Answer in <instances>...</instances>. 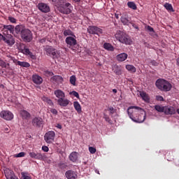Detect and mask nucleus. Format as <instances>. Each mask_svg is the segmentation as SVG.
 <instances>
[{"label":"nucleus","instance_id":"obj_1","mask_svg":"<svg viewBox=\"0 0 179 179\" xmlns=\"http://www.w3.org/2000/svg\"><path fill=\"white\" fill-rule=\"evenodd\" d=\"M127 113L129 118H131L134 122L141 124L144 122L146 120V111L142 108L134 106H129L127 109Z\"/></svg>","mask_w":179,"mask_h":179},{"label":"nucleus","instance_id":"obj_2","mask_svg":"<svg viewBox=\"0 0 179 179\" xmlns=\"http://www.w3.org/2000/svg\"><path fill=\"white\" fill-rule=\"evenodd\" d=\"M0 30L13 44H15V38L12 35H15V26L3 24L0 27Z\"/></svg>","mask_w":179,"mask_h":179},{"label":"nucleus","instance_id":"obj_3","mask_svg":"<svg viewBox=\"0 0 179 179\" xmlns=\"http://www.w3.org/2000/svg\"><path fill=\"white\" fill-rule=\"evenodd\" d=\"M115 38L120 43L122 44H125L126 45H131L132 44V40L131 39V37L127 34V33L118 30L115 34Z\"/></svg>","mask_w":179,"mask_h":179},{"label":"nucleus","instance_id":"obj_4","mask_svg":"<svg viewBox=\"0 0 179 179\" xmlns=\"http://www.w3.org/2000/svg\"><path fill=\"white\" fill-rule=\"evenodd\" d=\"M155 86L159 90H161V92H170L173 87L170 82L162 78L157 80Z\"/></svg>","mask_w":179,"mask_h":179},{"label":"nucleus","instance_id":"obj_5","mask_svg":"<svg viewBox=\"0 0 179 179\" xmlns=\"http://www.w3.org/2000/svg\"><path fill=\"white\" fill-rule=\"evenodd\" d=\"M65 43L68 48L72 50L73 51H76L75 46L78 45V41H76V36L74 35L73 36H67L65 39Z\"/></svg>","mask_w":179,"mask_h":179},{"label":"nucleus","instance_id":"obj_6","mask_svg":"<svg viewBox=\"0 0 179 179\" xmlns=\"http://www.w3.org/2000/svg\"><path fill=\"white\" fill-rule=\"evenodd\" d=\"M71 8H72V5L70 3H66L60 4L58 7V10L60 13H63L64 15H69V13L72 12Z\"/></svg>","mask_w":179,"mask_h":179},{"label":"nucleus","instance_id":"obj_7","mask_svg":"<svg viewBox=\"0 0 179 179\" xmlns=\"http://www.w3.org/2000/svg\"><path fill=\"white\" fill-rule=\"evenodd\" d=\"M21 37L24 41L30 43V41L33 40V34H31V31H30V29L25 28L21 31Z\"/></svg>","mask_w":179,"mask_h":179},{"label":"nucleus","instance_id":"obj_8","mask_svg":"<svg viewBox=\"0 0 179 179\" xmlns=\"http://www.w3.org/2000/svg\"><path fill=\"white\" fill-rule=\"evenodd\" d=\"M44 139L46 143H52L55 140V131H49L44 135Z\"/></svg>","mask_w":179,"mask_h":179},{"label":"nucleus","instance_id":"obj_9","mask_svg":"<svg viewBox=\"0 0 179 179\" xmlns=\"http://www.w3.org/2000/svg\"><path fill=\"white\" fill-rule=\"evenodd\" d=\"M87 30V33H89L90 34H96V36H99V34H103V30L99 27L89 26Z\"/></svg>","mask_w":179,"mask_h":179},{"label":"nucleus","instance_id":"obj_10","mask_svg":"<svg viewBox=\"0 0 179 179\" xmlns=\"http://www.w3.org/2000/svg\"><path fill=\"white\" fill-rule=\"evenodd\" d=\"M43 50L49 57L57 58V49L54 48L52 46L46 45Z\"/></svg>","mask_w":179,"mask_h":179},{"label":"nucleus","instance_id":"obj_11","mask_svg":"<svg viewBox=\"0 0 179 179\" xmlns=\"http://www.w3.org/2000/svg\"><path fill=\"white\" fill-rule=\"evenodd\" d=\"M0 117L6 121H12L13 120V113L8 110H2L0 113Z\"/></svg>","mask_w":179,"mask_h":179},{"label":"nucleus","instance_id":"obj_12","mask_svg":"<svg viewBox=\"0 0 179 179\" xmlns=\"http://www.w3.org/2000/svg\"><path fill=\"white\" fill-rule=\"evenodd\" d=\"M20 51L22 52V54H24L25 55H29L31 59H36V56L33 55V52H30V50L29 48H26V45H22L19 48Z\"/></svg>","mask_w":179,"mask_h":179},{"label":"nucleus","instance_id":"obj_13","mask_svg":"<svg viewBox=\"0 0 179 179\" xmlns=\"http://www.w3.org/2000/svg\"><path fill=\"white\" fill-rule=\"evenodd\" d=\"M37 7L43 13H48L50 10V6L45 3H39Z\"/></svg>","mask_w":179,"mask_h":179},{"label":"nucleus","instance_id":"obj_14","mask_svg":"<svg viewBox=\"0 0 179 179\" xmlns=\"http://www.w3.org/2000/svg\"><path fill=\"white\" fill-rule=\"evenodd\" d=\"M29 157L31 159H35V160H44V155L41 152H29Z\"/></svg>","mask_w":179,"mask_h":179},{"label":"nucleus","instance_id":"obj_15","mask_svg":"<svg viewBox=\"0 0 179 179\" xmlns=\"http://www.w3.org/2000/svg\"><path fill=\"white\" fill-rule=\"evenodd\" d=\"M165 115H173L176 114V108L171 106H165L164 108Z\"/></svg>","mask_w":179,"mask_h":179},{"label":"nucleus","instance_id":"obj_16","mask_svg":"<svg viewBox=\"0 0 179 179\" xmlns=\"http://www.w3.org/2000/svg\"><path fill=\"white\" fill-rule=\"evenodd\" d=\"M4 174L7 179H19L15 175V173L13 172V171L10 169H6V171H4Z\"/></svg>","mask_w":179,"mask_h":179},{"label":"nucleus","instance_id":"obj_17","mask_svg":"<svg viewBox=\"0 0 179 179\" xmlns=\"http://www.w3.org/2000/svg\"><path fill=\"white\" fill-rule=\"evenodd\" d=\"M57 101V104L60 106V107H66L69 105V103H71V101L68 99L65 98L59 99Z\"/></svg>","mask_w":179,"mask_h":179},{"label":"nucleus","instance_id":"obj_18","mask_svg":"<svg viewBox=\"0 0 179 179\" xmlns=\"http://www.w3.org/2000/svg\"><path fill=\"white\" fill-rule=\"evenodd\" d=\"M65 176L67 179H76L78 178V174L76 172L72 170H69L66 171Z\"/></svg>","mask_w":179,"mask_h":179},{"label":"nucleus","instance_id":"obj_19","mask_svg":"<svg viewBox=\"0 0 179 179\" xmlns=\"http://www.w3.org/2000/svg\"><path fill=\"white\" fill-rule=\"evenodd\" d=\"M120 20L124 26H129V24H131V19L129 18V17H128V15L127 14L123 15L121 17Z\"/></svg>","mask_w":179,"mask_h":179},{"label":"nucleus","instance_id":"obj_20","mask_svg":"<svg viewBox=\"0 0 179 179\" xmlns=\"http://www.w3.org/2000/svg\"><path fill=\"white\" fill-rule=\"evenodd\" d=\"M32 82L35 85H41L43 83V78L37 74H34L32 76Z\"/></svg>","mask_w":179,"mask_h":179},{"label":"nucleus","instance_id":"obj_21","mask_svg":"<svg viewBox=\"0 0 179 179\" xmlns=\"http://www.w3.org/2000/svg\"><path fill=\"white\" fill-rule=\"evenodd\" d=\"M1 41H3L4 43H6V44H8V45H10V46L13 45V43L10 41V40H9L7 38L6 34L0 33V43Z\"/></svg>","mask_w":179,"mask_h":179},{"label":"nucleus","instance_id":"obj_22","mask_svg":"<svg viewBox=\"0 0 179 179\" xmlns=\"http://www.w3.org/2000/svg\"><path fill=\"white\" fill-rule=\"evenodd\" d=\"M32 125L40 128L43 125V119L41 117H35L32 120Z\"/></svg>","mask_w":179,"mask_h":179},{"label":"nucleus","instance_id":"obj_23","mask_svg":"<svg viewBox=\"0 0 179 179\" xmlns=\"http://www.w3.org/2000/svg\"><path fill=\"white\" fill-rule=\"evenodd\" d=\"M128 58V54L125 52L120 53L116 56L117 61L124 62Z\"/></svg>","mask_w":179,"mask_h":179},{"label":"nucleus","instance_id":"obj_24","mask_svg":"<svg viewBox=\"0 0 179 179\" xmlns=\"http://www.w3.org/2000/svg\"><path fill=\"white\" fill-rule=\"evenodd\" d=\"M50 80L53 83H62L64 78L61 76H54L50 78Z\"/></svg>","mask_w":179,"mask_h":179},{"label":"nucleus","instance_id":"obj_25","mask_svg":"<svg viewBox=\"0 0 179 179\" xmlns=\"http://www.w3.org/2000/svg\"><path fill=\"white\" fill-rule=\"evenodd\" d=\"M113 71L115 75L120 76V75H122V69H121V66H118L117 64L113 66Z\"/></svg>","mask_w":179,"mask_h":179},{"label":"nucleus","instance_id":"obj_26","mask_svg":"<svg viewBox=\"0 0 179 179\" xmlns=\"http://www.w3.org/2000/svg\"><path fill=\"white\" fill-rule=\"evenodd\" d=\"M24 25L23 24H19L15 27H14V34L15 33L16 34H22V31L24 29Z\"/></svg>","mask_w":179,"mask_h":179},{"label":"nucleus","instance_id":"obj_27","mask_svg":"<svg viewBox=\"0 0 179 179\" xmlns=\"http://www.w3.org/2000/svg\"><path fill=\"white\" fill-rule=\"evenodd\" d=\"M54 94L58 99L65 98V92L61 90H55Z\"/></svg>","mask_w":179,"mask_h":179},{"label":"nucleus","instance_id":"obj_28","mask_svg":"<svg viewBox=\"0 0 179 179\" xmlns=\"http://www.w3.org/2000/svg\"><path fill=\"white\" fill-rule=\"evenodd\" d=\"M140 96L145 101V103H149L150 101V98L149 97V94H148L145 92H140Z\"/></svg>","mask_w":179,"mask_h":179},{"label":"nucleus","instance_id":"obj_29","mask_svg":"<svg viewBox=\"0 0 179 179\" xmlns=\"http://www.w3.org/2000/svg\"><path fill=\"white\" fill-rule=\"evenodd\" d=\"M73 107L78 114H80L82 113V106H80V103H79V102L74 101Z\"/></svg>","mask_w":179,"mask_h":179},{"label":"nucleus","instance_id":"obj_30","mask_svg":"<svg viewBox=\"0 0 179 179\" xmlns=\"http://www.w3.org/2000/svg\"><path fill=\"white\" fill-rule=\"evenodd\" d=\"M69 159L71 162H73V163H75V162L78 161V152H73L69 155Z\"/></svg>","mask_w":179,"mask_h":179},{"label":"nucleus","instance_id":"obj_31","mask_svg":"<svg viewBox=\"0 0 179 179\" xmlns=\"http://www.w3.org/2000/svg\"><path fill=\"white\" fill-rule=\"evenodd\" d=\"M20 115L22 117L23 120H27V118H30V113L24 110L20 111Z\"/></svg>","mask_w":179,"mask_h":179},{"label":"nucleus","instance_id":"obj_32","mask_svg":"<svg viewBox=\"0 0 179 179\" xmlns=\"http://www.w3.org/2000/svg\"><path fill=\"white\" fill-rule=\"evenodd\" d=\"M164 7L168 12H174V8H173V5L170 3H165Z\"/></svg>","mask_w":179,"mask_h":179},{"label":"nucleus","instance_id":"obj_33","mask_svg":"<svg viewBox=\"0 0 179 179\" xmlns=\"http://www.w3.org/2000/svg\"><path fill=\"white\" fill-rule=\"evenodd\" d=\"M126 69H127L129 72H131V73H135V72H136V68L134 66V65H131V64L126 65Z\"/></svg>","mask_w":179,"mask_h":179},{"label":"nucleus","instance_id":"obj_34","mask_svg":"<svg viewBox=\"0 0 179 179\" xmlns=\"http://www.w3.org/2000/svg\"><path fill=\"white\" fill-rule=\"evenodd\" d=\"M41 99L45 102L47 103V104H48L49 106H50V107H52V106H54V103L52 102V101L47 97V96H43L41 98Z\"/></svg>","mask_w":179,"mask_h":179},{"label":"nucleus","instance_id":"obj_35","mask_svg":"<svg viewBox=\"0 0 179 179\" xmlns=\"http://www.w3.org/2000/svg\"><path fill=\"white\" fill-rule=\"evenodd\" d=\"M103 48L107 50V51H114V46L108 43H105L103 44Z\"/></svg>","mask_w":179,"mask_h":179},{"label":"nucleus","instance_id":"obj_36","mask_svg":"<svg viewBox=\"0 0 179 179\" xmlns=\"http://www.w3.org/2000/svg\"><path fill=\"white\" fill-rule=\"evenodd\" d=\"M127 6L130 9H133V10H136V9H138V7L136 6V4L134 1H128L127 2Z\"/></svg>","mask_w":179,"mask_h":179},{"label":"nucleus","instance_id":"obj_37","mask_svg":"<svg viewBox=\"0 0 179 179\" xmlns=\"http://www.w3.org/2000/svg\"><path fill=\"white\" fill-rule=\"evenodd\" d=\"M17 65H19L20 66H22L23 68L30 67V64H29V62H26L17 61Z\"/></svg>","mask_w":179,"mask_h":179},{"label":"nucleus","instance_id":"obj_38","mask_svg":"<svg viewBox=\"0 0 179 179\" xmlns=\"http://www.w3.org/2000/svg\"><path fill=\"white\" fill-rule=\"evenodd\" d=\"M63 34L65 37H67V36H71V37L75 36V34L71 29H65L63 31Z\"/></svg>","mask_w":179,"mask_h":179},{"label":"nucleus","instance_id":"obj_39","mask_svg":"<svg viewBox=\"0 0 179 179\" xmlns=\"http://www.w3.org/2000/svg\"><path fill=\"white\" fill-rule=\"evenodd\" d=\"M9 63H6V62L0 58V66L1 68H4V69H8V66H9Z\"/></svg>","mask_w":179,"mask_h":179},{"label":"nucleus","instance_id":"obj_40","mask_svg":"<svg viewBox=\"0 0 179 179\" xmlns=\"http://www.w3.org/2000/svg\"><path fill=\"white\" fill-rule=\"evenodd\" d=\"M155 110H156V111L158 113H164V106L162 105H155Z\"/></svg>","mask_w":179,"mask_h":179},{"label":"nucleus","instance_id":"obj_41","mask_svg":"<svg viewBox=\"0 0 179 179\" xmlns=\"http://www.w3.org/2000/svg\"><path fill=\"white\" fill-rule=\"evenodd\" d=\"M69 82L71 85L73 86H76V76H71L69 79Z\"/></svg>","mask_w":179,"mask_h":179},{"label":"nucleus","instance_id":"obj_42","mask_svg":"<svg viewBox=\"0 0 179 179\" xmlns=\"http://www.w3.org/2000/svg\"><path fill=\"white\" fill-rule=\"evenodd\" d=\"M109 115L113 117V114L117 112V110H115L113 106H110L108 108Z\"/></svg>","mask_w":179,"mask_h":179},{"label":"nucleus","instance_id":"obj_43","mask_svg":"<svg viewBox=\"0 0 179 179\" xmlns=\"http://www.w3.org/2000/svg\"><path fill=\"white\" fill-rule=\"evenodd\" d=\"M146 29L148 31L150 32V34H151V36H152V34H155V29H153V27H150V25H148L146 27Z\"/></svg>","mask_w":179,"mask_h":179},{"label":"nucleus","instance_id":"obj_44","mask_svg":"<svg viewBox=\"0 0 179 179\" xmlns=\"http://www.w3.org/2000/svg\"><path fill=\"white\" fill-rule=\"evenodd\" d=\"M104 120L106 121V122H108V124H113V120H111V118L108 116V115H103Z\"/></svg>","mask_w":179,"mask_h":179},{"label":"nucleus","instance_id":"obj_45","mask_svg":"<svg viewBox=\"0 0 179 179\" xmlns=\"http://www.w3.org/2000/svg\"><path fill=\"white\" fill-rule=\"evenodd\" d=\"M24 156H26V153L24 152H21L15 155V157H24Z\"/></svg>","mask_w":179,"mask_h":179},{"label":"nucleus","instance_id":"obj_46","mask_svg":"<svg viewBox=\"0 0 179 179\" xmlns=\"http://www.w3.org/2000/svg\"><path fill=\"white\" fill-rule=\"evenodd\" d=\"M58 167H59V169H62V170H64V169H66L67 166L64 163H59L58 164Z\"/></svg>","mask_w":179,"mask_h":179},{"label":"nucleus","instance_id":"obj_47","mask_svg":"<svg viewBox=\"0 0 179 179\" xmlns=\"http://www.w3.org/2000/svg\"><path fill=\"white\" fill-rule=\"evenodd\" d=\"M89 151L92 155H94V153H96V148L93 147H89Z\"/></svg>","mask_w":179,"mask_h":179},{"label":"nucleus","instance_id":"obj_48","mask_svg":"<svg viewBox=\"0 0 179 179\" xmlns=\"http://www.w3.org/2000/svg\"><path fill=\"white\" fill-rule=\"evenodd\" d=\"M8 20L10 23H16V19L13 17H8Z\"/></svg>","mask_w":179,"mask_h":179},{"label":"nucleus","instance_id":"obj_49","mask_svg":"<svg viewBox=\"0 0 179 179\" xmlns=\"http://www.w3.org/2000/svg\"><path fill=\"white\" fill-rule=\"evenodd\" d=\"M156 99L157 100V101H164V98H163L160 95L157 96Z\"/></svg>","mask_w":179,"mask_h":179},{"label":"nucleus","instance_id":"obj_50","mask_svg":"<svg viewBox=\"0 0 179 179\" xmlns=\"http://www.w3.org/2000/svg\"><path fill=\"white\" fill-rule=\"evenodd\" d=\"M50 113H52V114H54L55 115H57L58 114V110H57V109L55 108H52L50 109Z\"/></svg>","mask_w":179,"mask_h":179},{"label":"nucleus","instance_id":"obj_51","mask_svg":"<svg viewBox=\"0 0 179 179\" xmlns=\"http://www.w3.org/2000/svg\"><path fill=\"white\" fill-rule=\"evenodd\" d=\"M71 94H73V96H74V97L79 99V93L76 92V91H73L71 92Z\"/></svg>","mask_w":179,"mask_h":179},{"label":"nucleus","instance_id":"obj_52","mask_svg":"<svg viewBox=\"0 0 179 179\" xmlns=\"http://www.w3.org/2000/svg\"><path fill=\"white\" fill-rule=\"evenodd\" d=\"M21 176L22 177V179H31L30 176H26L23 172L21 173Z\"/></svg>","mask_w":179,"mask_h":179},{"label":"nucleus","instance_id":"obj_53","mask_svg":"<svg viewBox=\"0 0 179 179\" xmlns=\"http://www.w3.org/2000/svg\"><path fill=\"white\" fill-rule=\"evenodd\" d=\"M42 150H43V152H48L49 148L45 145H43L42 146Z\"/></svg>","mask_w":179,"mask_h":179},{"label":"nucleus","instance_id":"obj_54","mask_svg":"<svg viewBox=\"0 0 179 179\" xmlns=\"http://www.w3.org/2000/svg\"><path fill=\"white\" fill-rule=\"evenodd\" d=\"M45 41H46L45 38H43L42 39H40L39 43H41V44H44Z\"/></svg>","mask_w":179,"mask_h":179},{"label":"nucleus","instance_id":"obj_55","mask_svg":"<svg viewBox=\"0 0 179 179\" xmlns=\"http://www.w3.org/2000/svg\"><path fill=\"white\" fill-rule=\"evenodd\" d=\"M115 17L116 19H120V15L117 14V13H115Z\"/></svg>","mask_w":179,"mask_h":179},{"label":"nucleus","instance_id":"obj_56","mask_svg":"<svg viewBox=\"0 0 179 179\" xmlns=\"http://www.w3.org/2000/svg\"><path fill=\"white\" fill-rule=\"evenodd\" d=\"M57 128H59V129H62V126L59 124H57Z\"/></svg>","mask_w":179,"mask_h":179},{"label":"nucleus","instance_id":"obj_57","mask_svg":"<svg viewBox=\"0 0 179 179\" xmlns=\"http://www.w3.org/2000/svg\"><path fill=\"white\" fill-rule=\"evenodd\" d=\"M176 64H177V65L179 66V58H178V59H176Z\"/></svg>","mask_w":179,"mask_h":179},{"label":"nucleus","instance_id":"obj_58","mask_svg":"<svg viewBox=\"0 0 179 179\" xmlns=\"http://www.w3.org/2000/svg\"><path fill=\"white\" fill-rule=\"evenodd\" d=\"M113 92L115 94L117 93V89H113Z\"/></svg>","mask_w":179,"mask_h":179},{"label":"nucleus","instance_id":"obj_59","mask_svg":"<svg viewBox=\"0 0 179 179\" xmlns=\"http://www.w3.org/2000/svg\"><path fill=\"white\" fill-rule=\"evenodd\" d=\"M74 1V2H76V3H79V2H80V0H73Z\"/></svg>","mask_w":179,"mask_h":179},{"label":"nucleus","instance_id":"obj_60","mask_svg":"<svg viewBox=\"0 0 179 179\" xmlns=\"http://www.w3.org/2000/svg\"><path fill=\"white\" fill-rule=\"evenodd\" d=\"M49 2H55V0H48Z\"/></svg>","mask_w":179,"mask_h":179},{"label":"nucleus","instance_id":"obj_61","mask_svg":"<svg viewBox=\"0 0 179 179\" xmlns=\"http://www.w3.org/2000/svg\"><path fill=\"white\" fill-rule=\"evenodd\" d=\"M5 131H6V132H8V131H9V129L6 128V129H5Z\"/></svg>","mask_w":179,"mask_h":179},{"label":"nucleus","instance_id":"obj_62","mask_svg":"<svg viewBox=\"0 0 179 179\" xmlns=\"http://www.w3.org/2000/svg\"><path fill=\"white\" fill-rule=\"evenodd\" d=\"M51 73V75H54V73Z\"/></svg>","mask_w":179,"mask_h":179},{"label":"nucleus","instance_id":"obj_63","mask_svg":"<svg viewBox=\"0 0 179 179\" xmlns=\"http://www.w3.org/2000/svg\"><path fill=\"white\" fill-rule=\"evenodd\" d=\"M113 1H115V0H113Z\"/></svg>","mask_w":179,"mask_h":179}]
</instances>
